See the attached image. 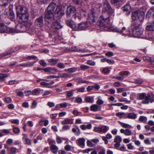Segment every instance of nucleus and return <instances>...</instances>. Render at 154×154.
Wrapping results in <instances>:
<instances>
[{
    "mask_svg": "<svg viewBox=\"0 0 154 154\" xmlns=\"http://www.w3.org/2000/svg\"><path fill=\"white\" fill-rule=\"evenodd\" d=\"M100 128L101 132L106 133L109 129V127L106 125H103Z\"/></svg>",
    "mask_w": 154,
    "mask_h": 154,
    "instance_id": "nucleus-24",
    "label": "nucleus"
},
{
    "mask_svg": "<svg viewBox=\"0 0 154 154\" xmlns=\"http://www.w3.org/2000/svg\"><path fill=\"white\" fill-rule=\"evenodd\" d=\"M38 92V89L36 88L34 89L32 92V95H36V94Z\"/></svg>",
    "mask_w": 154,
    "mask_h": 154,
    "instance_id": "nucleus-63",
    "label": "nucleus"
},
{
    "mask_svg": "<svg viewBox=\"0 0 154 154\" xmlns=\"http://www.w3.org/2000/svg\"><path fill=\"white\" fill-rule=\"evenodd\" d=\"M99 25L100 27L106 28L109 31L119 33L123 32L122 30L113 26L110 24L109 16L106 17L103 15L100 16L99 20Z\"/></svg>",
    "mask_w": 154,
    "mask_h": 154,
    "instance_id": "nucleus-3",
    "label": "nucleus"
},
{
    "mask_svg": "<svg viewBox=\"0 0 154 154\" xmlns=\"http://www.w3.org/2000/svg\"><path fill=\"white\" fill-rule=\"evenodd\" d=\"M49 143L50 146V149L52 152L54 154H56L59 149L58 147L55 145V141L51 140L49 142Z\"/></svg>",
    "mask_w": 154,
    "mask_h": 154,
    "instance_id": "nucleus-9",
    "label": "nucleus"
},
{
    "mask_svg": "<svg viewBox=\"0 0 154 154\" xmlns=\"http://www.w3.org/2000/svg\"><path fill=\"white\" fill-rule=\"evenodd\" d=\"M8 4V0H0V5L5 6Z\"/></svg>",
    "mask_w": 154,
    "mask_h": 154,
    "instance_id": "nucleus-36",
    "label": "nucleus"
},
{
    "mask_svg": "<svg viewBox=\"0 0 154 154\" xmlns=\"http://www.w3.org/2000/svg\"><path fill=\"white\" fill-rule=\"evenodd\" d=\"M66 24L69 27L72 28H73L74 26V23L72 21L67 20L66 21Z\"/></svg>",
    "mask_w": 154,
    "mask_h": 154,
    "instance_id": "nucleus-30",
    "label": "nucleus"
},
{
    "mask_svg": "<svg viewBox=\"0 0 154 154\" xmlns=\"http://www.w3.org/2000/svg\"><path fill=\"white\" fill-rule=\"evenodd\" d=\"M57 66L60 69H63L65 67L64 64L62 63H58Z\"/></svg>",
    "mask_w": 154,
    "mask_h": 154,
    "instance_id": "nucleus-59",
    "label": "nucleus"
},
{
    "mask_svg": "<svg viewBox=\"0 0 154 154\" xmlns=\"http://www.w3.org/2000/svg\"><path fill=\"white\" fill-rule=\"evenodd\" d=\"M92 142L91 141L88 140L87 142V146L91 147H94L95 145L92 143Z\"/></svg>",
    "mask_w": 154,
    "mask_h": 154,
    "instance_id": "nucleus-50",
    "label": "nucleus"
},
{
    "mask_svg": "<svg viewBox=\"0 0 154 154\" xmlns=\"http://www.w3.org/2000/svg\"><path fill=\"white\" fill-rule=\"evenodd\" d=\"M75 91L74 90H70L67 91V97H70L73 95V92Z\"/></svg>",
    "mask_w": 154,
    "mask_h": 154,
    "instance_id": "nucleus-47",
    "label": "nucleus"
},
{
    "mask_svg": "<svg viewBox=\"0 0 154 154\" xmlns=\"http://www.w3.org/2000/svg\"><path fill=\"white\" fill-rule=\"evenodd\" d=\"M99 108L97 104H94L91 106L90 109L91 111L96 112L97 111Z\"/></svg>",
    "mask_w": 154,
    "mask_h": 154,
    "instance_id": "nucleus-27",
    "label": "nucleus"
},
{
    "mask_svg": "<svg viewBox=\"0 0 154 154\" xmlns=\"http://www.w3.org/2000/svg\"><path fill=\"white\" fill-rule=\"evenodd\" d=\"M94 131L98 133H100V128L99 127H95L94 129Z\"/></svg>",
    "mask_w": 154,
    "mask_h": 154,
    "instance_id": "nucleus-58",
    "label": "nucleus"
},
{
    "mask_svg": "<svg viewBox=\"0 0 154 154\" xmlns=\"http://www.w3.org/2000/svg\"><path fill=\"white\" fill-rule=\"evenodd\" d=\"M73 123V121L72 119H66L62 121L61 123L63 125H65L67 124H72Z\"/></svg>",
    "mask_w": 154,
    "mask_h": 154,
    "instance_id": "nucleus-23",
    "label": "nucleus"
},
{
    "mask_svg": "<svg viewBox=\"0 0 154 154\" xmlns=\"http://www.w3.org/2000/svg\"><path fill=\"white\" fill-rule=\"evenodd\" d=\"M69 51L71 52H82L83 51L82 50L79 49L75 47H73L70 48L69 49Z\"/></svg>",
    "mask_w": 154,
    "mask_h": 154,
    "instance_id": "nucleus-28",
    "label": "nucleus"
},
{
    "mask_svg": "<svg viewBox=\"0 0 154 154\" xmlns=\"http://www.w3.org/2000/svg\"><path fill=\"white\" fill-rule=\"evenodd\" d=\"M119 74L120 76H127L130 74V72L128 71H122L120 72Z\"/></svg>",
    "mask_w": 154,
    "mask_h": 154,
    "instance_id": "nucleus-37",
    "label": "nucleus"
},
{
    "mask_svg": "<svg viewBox=\"0 0 154 154\" xmlns=\"http://www.w3.org/2000/svg\"><path fill=\"white\" fill-rule=\"evenodd\" d=\"M113 53L112 52L109 51L105 53V55L108 57H111L113 55Z\"/></svg>",
    "mask_w": 154,
    "mask_h": 154,
    "instance_id": "nucleus-56",
    "label": "nucleus"
},
{
    "mask_svg": "<svg viewBox=\"0 0 154 154\" xmlns=\"http://www.w3.org/2000/svg\"><path fill=\"white\" fill-rule=\"evenodd\" d=\"M91 26L90 23L87 21L86 22H82L78 24V30H84Z\"/></svg>",
    "mask_w": 154,
    "mask_h": 154,
    "instance_id": "nucleus-10",
    "label": "nucleus"
},
{
    "mask_svg": "<svg viewBox=\"0 0 154 154\" xmlns=\"http://www.w3.org/2000/svg\"><path fill=\"white\" fill-rule=\"evenodd\" d=\"M122 141V138L120 136L117 135L115 136L114 139V142L116 143L114 144L115 147L116 149L118 148L121 145L120 143Z\"/></svg>",
    "mask_w": 154,
    "mask_h": 154,
    "instance_id": "nucleus-12",
    "label": "nucleus"
},
{
    "mask_svg": "<svg viewBox=\"0 0 154 154\" xmlns=\"http://www.w3.org/2000/svg\"><path fill=\"white\" fill-rule=\"evenodd\" d=\"M82 101V99L80 97H77L75 98V102L76 103H81Z\"/></svg>",
    "mask_w": 154,
    "mask_h": 154,
    "instance_id": "nucleus-51",
    "label": "nucleus"
},
{
    "mask_svg": "<svg viewBox=\"0 0 154 154\" xmlns=\"http://www.w3.org/2000/svg\"><path fill=\"white\" fill-rule=\"evenodd\" d=\"M149 14L154 16V8H151L147 12V15Z\"/></svg>",
    "mask_w": 154,
    "mask_h": 154,
    "instance_id": "nucleus-39",
    "label": "nucleus"
},
{
    "mask_svg": "<svg viewBox=\"0 0 154 154\" xmlns=\"http://www.w3.org/2000/svg\"><path fill=\"white\" fill-rule=\"evenodd\" d=\"M127 146L129 149H132L134 148V146L132 145V144L131 143L128 144Z\"/></svg>",
    "mask_w": 154,
    "mask_h": 154,
    "instance_id": "nucleus-57",
    "label": "nucleus"
},
{
    "mask_svg": "<svg viewBox=\"0 0 154 154\" xmlns=\"http://www.w3.org/2000/svg\"><path fill=\"white\" fill-rule=\"evenodd\" d=\"M85 139L83 138H80L76 140L77 145L82 148L85 147Z\"/></svg>",
    "mask_w": 154,
    "mask_h": 154,
    "instance_id": "nucleus-13",
    "label": "nucleus"
},
{
    "mask_svg": "<svg viewBox=\"0 0 154 154\" xmlns=\"http://www.w3.org/2000/svg\"><path fill=\"white\" fill-rule=\"evenodd\" d=\"M127 118L134 119L137 117V115L134 112L127 113L126 115Z\"/></svg>",
    "mask_w": 154,
    "mask_h": 154,
    "instance_id": "nucleus-21",
    "label": "nucleus"
},
{
    "mask_svg": "<svg viewBox=\"0 0 154 154\" xmlns=\"http://www.w3.org/2000/svg\"><path fill=\"white\" fill-rule=\"evenodd\" d=\"M85 100L87 102L89 103H92L94 102L93 97H85Z\"/></svg>",
    "mask_w": 154,
    "mask_h": 154,
    "instance_id": "nucleus-29",
    "label": "nucleus"
},
{
    "mask_svg": "<svg viewBox=\"0 0 154 154\" xmlns=\"http://www.w3.org/2000/svg\"><path fill=\"white\" fill-rule=\"evenodd\" d=\"M131 7V6L129 4H126L122 8V10L126 13L127 14H130Z\"/></svg>",
    "mask_w": 154,
    "mask_h": 154,
    "instance_id": "nucleus-18",
    "label": "nucleus"
},
{
    "mask_svg": "<svg viewBox=\"0 0 154 154\" xmlns=\"http://www.w3.org/2000/svg\"><path fill=\"white\" fill-rule=\"evenodd\" d=\"M23 137H22V140L23 142H25V143L28 145H30L31 144V140L28 138V135L26 134H23Z\"/></svg>",
    "mask_w": 154,
    "mask_h": 154,
    "instance_id": "nucleus-17",
    "label": "nucleus"
},
{
    "mask_svg": "<svg viewBox=\"0 0 154 154\" xmlns=\"http://www.w3.org/2000/svg\"><path fill=\"white\" fill-rule=\"evenodd\" d=\"M145 14L142 11L140 10L136 11L133 12L132 14V18L133 20L137 19L140 22H142L144 20Z\"/></svg>",
    "mask_w": 154,
    "mask_h": 154,
    "instance_id": "nucleus-5",
    "label": "nucleus"
},
{
    "mask_svg": "<svg viewBox=\"0 0 154 154\" xmlns=\"http://www.w3.org/2000/svg\"><path fill=\"white\" fill-rule=\"evenodd\" d=\"M80 67L82 70H85L90 68L89 66L84 65H81Z\"/></svg>",
    "mask_w": 154,
    "mask_h": 154,
    "instance_id": "nucleus-45",
    "label": "nucleus"
},
{
    "mask_svg": "<svg viewBox=\"0 0 154 154\" xmlns=\"http://www.w3.org/2000/svg\"><path fill=\"white\" fill-rule=\"evenodd\" d=\"M59 11H60V7H56V4L54 2L51 3L45 11V21L48 23H51L53 20L54 13H59Z\"/></svg>",
    "mask_w": 154,
    "mask_h": 154,
    "instance_id": "nucleus-1",
    "label": "nucleus"
},
{
    "mask_svg": "<svg viewBox=\"0 0 154 154\" xmlns=\"http://www.w3.org/2000/svg\"><path fill=\"white\" fill-rule=\"evenodd\" d=\"M118 122L121 125L123 128H132L131 126L129 125L128 124L123 123V122H121L119 121H118Z\"/></svg>",
    "mask_w": 154,
    "mask_h": 154,
    "instance_id": "nucleus-26",
    "label": "nucleus"
},
{
    "mask_svg": "<svg viewBox=\"0 0 154 154\" xmlns=\"http://www.w3.org/2000/svg\"><path fill=\"white\" fill-rule=\"evenodd\" d=\"M13 131L16 134H18L20 132V130L18 128L15 127L13 129Z\"/></svg>",
    "mask_w": 154,
    "mask_h": 154,
    "instance_id": "nucleus-53",
    "label": "nucleus"
},
{
    "mask_svg": "<svg viewBox=\"0 0 154 154\" xmlns=\"http://www.w3.org/2000/svg\"><path fill=\"white\" fill-rule=\"evenodd\" d=\"M147 120V118L146 117L143 116H140L138 120L139 121L143 123L146 122Z\"/></svg>",
    "mask_w": 154,
    "mask_h": 154,
    "instance_id": "nucleus-35",
    "label": "nucleus"
},
{
    "mask_svg": "<svg viewBox=\"0 0 154 154\" xmlns=\"http://www.w3.org/2000/svg\"><path fill=\"white\" fill-rule=\"evenodd\" d=\"M97 100L96 103L97 104L100 105L103 103L104 101L101 99V97L100 96H98L97 97Z\"/></svg>",
    "mask_w": 154,
    "mask_h": 154,
    "instance_id": "nucleus-43",
    "label": "nucleus"
},
{
    "mask_svg": "<svg viewBox=\"0 0 154 154\" xmlns=\"http://www.w3.org/2000/svg\"><path fill=\"white\" fill-rule=\"evenodd\" d=\"M87 63L89 65L94 66L95 65V63L94 62L91 60H88L87 61Z\"/></svg>",
    "mask_w": 154,
    "mask_h": 154,
    "instance_id": "nucleus-52",
    "label": "nucleus"
},
{
    "mask_svg": "<svg viewBox=\"0 0 154 154\" xmlns=\"http://www.w3.org/2000/svg\"><path fill=\"white\" fill-rule=\"evenodd\" d=\"M11 7H12V6H10V8L9 9V11L10 13V16L11 18L12 19H14L15 17L14 14L12 9H11Z\"/></svg>",
    "mask_w": 154,
    "mask_h": 154,
    "instance_id": "nucleus-32",
    "label": "nucleus"
},
{
    "mask_svg": "<svg viewBox=\"0 0 154 154\" xmlns=\"http://www.w3.org/2000/svg\"><path fill=\"white\" fill-rule=\"evenodd\" d=\"M143 82V79H139L135 80V83L138 84H141Z\"/></svg>",
    "mask_w": 154,
    "mask_h": 154,
    "instance_id": "nucleus-55",
    "label": "nucleus"
},
{
    "mask_svg": "<svg viewBox=\"0 0 154 154\" xmlns=\"http://www.w3.org/2000/svg\"><path fill=\"white\" fill-rule=\"evenodd\" d=\"M120 132L121 133L124 134L125 135L127 136H130L132 134V132L131 130L128 129L125 130L123 129H121L120 130Z\"/></svg>",
    "mask_w": 154,
    "mask_h": 154,
    "instance_id": "nucleus-19",
    "label": "nucleus"
},
{
    "mask_svg": "<svg viewBox=\"0 0 154 154\" xmlns=\"http://www.w3.org/2000/svg\"><path fill=\"white\" fill-rule=\"evenodd\" d=\"M110 72L109 69L107 68H104L103 70V72L105 74H107Z\"/></svg>",
    "mask_w": 154,
    "mask_h": 154,
    "instance_id": "nucleus-64",
    "label": "nucleus"
},
{
    "mask_svg": "<svg viewBox=\"0 0 154 154\" xmlns=\"http://www.w3.org/2000/svg\"><path fill=\"white\" fill-rule=\"evenodd\" d=\"M121 0H116L115 1H111L112 4L114 6H116L117 8L120 6L121 5Z\"/></svg>",
    "mask_w": 154,
    "mask_h": 154,
    "instance_id": "nucleus-25",
    "label": "nucleus"
},
{
    "mask_svg": "<svg viewBox=\"0 0 154 154\" xmlns=\"http://www.w3.org/2000/svg\"><path fill=\"white\" fill-rule=\"evenodd\" d=\"M52 23V27L54 29H59L62 27V26L60 25V23L54 21V18L52 22L51 23Z\"/></svg>",
    "mask_w": 154,
    "mask_h": 154,
    "instance_id": "nucleus-14",
    "label": "nucleus"
},
{
    "mask_svg": "<svg viewBox=\"0 0 154 154\" xmlns=\"http://www.w3.org/2000/svg\"><path fill=\"white\" fill-rule=\"evenodd\" d=\"M4 100L7 103H10L12 101L11 98L9 97H5Z\"/></svg>",
    "mask_w": 154,
    "mask_h": 154,
    "instance_id": "nucleus-54",
    "label": "nucleus"
},
{
    "mask_svg": "<svg viewBox=\"0 0 154 154\" xmlns=\"http://www.w3.org/2000/svg\"><path fill=\"white\" fill-rule=\"evenodd\" d=\"M8 75L6 74L0 73V81H3L5 78L8 77Z\"/></svg>",
    "mask_w": 154,
    "mask_h": 154,
    "instance_id": "nucleus-38",
    "label": "nucleus"
},
{
    "mask_svg": "<svg viewBox=\"0 0 154 154\" xmlns=\"http://www.w3.org/2000/svg\"><path fill=\"white\" fill-rule=\"evenodd\" d=\"M77 69L76 67H72L69 68L67 70L66 69L65 70L68 71L70 73H72L75 72L76 70Z\"/></svg>",
    "mask_w": 154,
    "mask_h": 154,
    "instance_id": "nucleus-44",
    "label": "nucleus"
},
{
    "mask_svg": "<svg viewBox=\"0 0 154 154\" xmlns=\"http://www.w3.org/2000/svg\"><path fill=\"white\" fill-rule=\"evenodd\" d=\"M78 92H83L85 90V88L84 87H82L80 88H79L76 89Z\"/></svg>",
    "mask_w": 154,
    "mask_h": 154,
    "instance_id": "nucleus-62",
    "label": "nucleus"
},
{
    "mask_svg": "<svg viewBox=\"0 0 154 154\" xmlns=\"http://www.w3.org/2000/svg\"><path fill=\"white\" fill-rule=\"evenodd\" d=\"M87 19L88 22H89L92 25L93 23L96 22L97 20L95 10L94 9H91L88 13Z\"/></svg>",
    "mask_w": 154,
    "mask_h": 154,
    "instance_id": "nucleus-6",
    "label": "nucleus"
},
{
    "mask_svg": "<svg viewBox=\"0 0 154 154\" xmlns=\"http://www.w3.org/2000/svg\"><path fill=\"white\" fill-rule=\"evenodd\" d=\"M16 8L20 23L23 25L26 26L29 23V17L28 9L21 5L16 6Z\"/></svg>",
    "mask_w": 154,
    "mask_h": 154,
    "instance_id": "nucleus-2",
    "label": "nucleus"
},
{
    "mask_svg": "<svg viewBox=\"0 0 154 154\" xmlns=\"http://www.w3.org/2000/svg\"><path fill=\"white\" fill-rule=\"evenodd\" d=\"M146 29L148 31H154V21L149 23Z\"/></svg>",
    "mask_w": 154,
    "mask_h": 154,
    "instance_id": "nucleus-20",
    "label": "nucleus"
},
{
    "mask_svg": "<svg viewBox=\"0 0 154 154\" xmlns=\"http://www.w3.org/2000/svg\"><path fill=\"white\" fill-rule=\"evenodd\" d=\"M59 60V59H58L51 58L48 60V62L51 65H55L58 63Z\"/></svg>",
    "mask_w": 154,
    "mask_h": 154,
    "instance_id": "nucleus-22",
    "label": "nucleus"
},
{
    "mask_svg": "<svg viewBox=\"0 0 154 154\" xmlns=\"http://www.w3.org/2000/svg\"><path fill=\"white\" fill-rule=\"evenodd\" d=\"M18 83V82L15 80H13L10 81L9 82V84L10 85H12L14 84H17Z\"/></svg>",
    "mask_w": 154,
    "mask_h": 154,
    "instance_id": "nucleus-60",
    "label": "nucleus"
},
{
    "mask_svg": "<svg viewBox=\"0 0 154 154\" xmlns=\"http://www.w3.org/2000/svg\"><path fill=\"white\" fill-rule=\"evenodd\" d=\"M76 9L73 6H68L67 8L66 14L68 17H75Z\"/></svg>",
    "mask_w": 154,
    "mask_h": 154,
    "instance_id": "nucleus-7",
    "label": "nucleus"
},
{
    "mask_svg": "<svg viewBox=\"0 0 154 154\" xmlns=\"http://www.w3.org/2000/svg\"><path fill=\"white\" fill-rule=\"evenodd\" d=\"M58 72V70L54 68H50V72L55 74Z\"/></svg>",
    "mask_w": 154,
    "mask_h": 154,
    "instance_id": "nucleus-49",
    "label": "nucleus"
},
{
    "mask_svg": "<svg viewBox=\"0 0 154 154\" xmlns=\"http://www.w3.org/2000/svg\"><path fill=\"white\" fill-rule=\"evenodd\" d=\"M39 63L43 67H45L47 66V63L45 62V60H40L39 62Z\"/></svg>",
    "mask_w": 154,
    "mask_h": 154,
    "instance_id": "nucleus-48",
    "label": "nucleus"
},
{
    "mask_svg": "<svg viewBox=\"0 0 154 154\" xmlns=\"http://www.w3.org/2000/svg\"><path fill=\"white\" fill-rule=\"evenodd\" d=\"M35 25L39 27H41L43 24V20L42 17H40L37 18L35 21Z\"/></svg>",
    "mask_w": 154,
    "mask_h": 154,
    "instance_id": "nucleus-15",
    "label": "nucleus"
},
{
    "mask_svg": "<svg viewBox=\"0 0 154 154\" xmlns=\"http://www.w3.org/2000/svg\"><path fill=\"white\" fill-rule=\"evenodd\" d=\"M58 76L57 78H66L68 77L69 76V74L66 73H59L58 75L57 76Z\"/></svg>",
    "mask_w": 154,
    "mask_h": 154,
    "instance_id": "nucleus-31",
    "label": "nucleus"
},
{
    "mask_svg": "<svg viewBox=\"0 0 154 154\" xmlns=\"http://www.w3.org/2000/svg\"><path fill=\"white\" fill-rule=\"evenodd\" d=\"M35 61H28L26 63V67H31L33 66L34 64L35 63Z\"/></svg>",
    "mask_w": 154,
    "mask_h": 154,
    "instance_id": "nucleus-46",
    "label": "nucleus"
},
{
    "mask_svg": "<svg viewBox=\"0 0 154 154\" xmlns=\"http://www.w3.org/2000/svg\"><path fill=\"white\" fill-rule=\"evenodd\" d=\"M56 140L57 143L58 144L62 142L61 138L58 136H57V137Z\"/></svg>",
    "mask_w": 154,
    "mask_h": 154,
    "instance_id": "nucleus-61",
    "label": "nucleus"
},
{
    "mask_svg": "<svg viewBox=\"0 0 154 154\" xmlns=\"http://www.w3.org/2000/svg\"><path fill=\"white\" fill-rule=\"evenodd\" d=\"M64 149L67 151H69L71 150V149H73L74 147L69 145H67L65 146Z\"/></svg>",
    "mask_w": 154,
    "mask_h": 154,
    "instance_id": "nucleus-42",
    "label": "nucleus"
},
{
    "mask_svg": "<svg viewBox=\"0 0 154 154\" xmlns=\"http://www.w3.org/2000/svg\"><path fill=\"white\" fill-rule=\"evenodd\" d=\"M150 96L149 95L146 96L145 94L144 93H141L139 96V98L140 100H145L142 101V103L143 104H148L149 103V99Z\"/></svg>",
    "mask_w": 154,
    "mask_h": 154,
    "instance_id": "nucleus-11",
    "label": "nucleus"
},
{
    "mask_svg": "<svg viewBox=\"0 0 154 154\" xmlns=\"http://www.w3.org/2000/svg\"><path fill=\"white\" fill-rule=\"evenodd\" d=\"M72 131L73 132L75 133V134L76 135L79 136L80 134V131L78 127H77V129L75 128H72Z\"/></svg>",
    "mask_w": 154,
    "mask_h": 154,
    "instance_id": "nucleus-33",
    "label": "nucleus"
},
{
    "mask_svg": "<svg viewBox=\"0 0 154 154\" xmlns=\"http://www.w3.org/2000/svg\"><path fill=\"white\" fill-rule=\"evenodd\" d=\"M103 8L109 14H111L114 12L113 10L109 5L108 1L106 0H104L103 2Z\"/></svg>",
    "mask_w": 154,
    "mask_h": 154,
    "instance_id": "nucleus-8",
    "label": "nucleus"
},
{
    "mask_svg": "<svg viewBox=\"0 0 154 154\" xmlns=\"http://www.w3.org/2000/svg\"><path fill=\"white\" fill-rule=\"evenodd\" d=\"M116 115L117 117H119V119H121L125 117V113L123 112H119L116 113Z\"/></svg>",
    "mask_w": 154,
    "mask_h": 154,
    "instance_id": "nucleus-34",
    "label": "nucleus"
},
{
    "mask_svg": "<svg viewBox=\"0 0 154 154\" xmlns=\"http://www.w3.org/2000/svg\"><path fill=\"white\" fill-rule=\"evenodd\" d=\"M14 52V51L12 49H11L9 50L8 52L3 53V56H5V57L8 55H11L12 53Z\"/></svg>",
    "mask_w": 154,
    "mask_h": 154,
    "instance_id": "nucleus-40",
    "label": "nucleus"
},
{
    "mask_svg": "<svg viewBox=\"0 0 154 154\" xmlns=\"http://www.w3.org/2000/svg\"><path fill=\"white\" fill-rule=\"evenodd\" d=\"M143 29L140 24L135 23L131 25V28L129 29V34L131 35L139 37L143 32Z\"/></svg>",
    "mask_w": 154,
    "mask_h": 154,
    "instance_id": "nucleus-4",
    "label": "nucleus"
},
{
    "mask_svg": "<svg viewBox=\"0 0 154 154\" xmlns=\"http://www.w3.org/2000/svg\"><path fill=\"white\" fill-rule=\"evenodd\" d=\"M17 149L14 147H11L10 149V154H15Z\"/></svg>",
    "mask_w": 154,
    "mask_h": 154,
    "instance_id": "nucleus-41",
    "label": "nucleus"
},
{
    "mask_svg": "<svg viewBox=\"0 0 154 154\" xmlns=\"http://www.w3.org/2000/svg\"><path fill=\"white\" fill-rule=\"evenodd\" d=\"M8 28L7 26L3 23H0V33H5L7 32Z\"/></svg>",
    "mask_w": 154,
    "mask_h": 154,
    "instance_id": "nucleus-16",
    "label": "nucleus"
}]
</instances>
